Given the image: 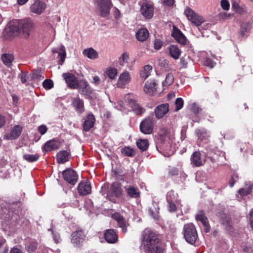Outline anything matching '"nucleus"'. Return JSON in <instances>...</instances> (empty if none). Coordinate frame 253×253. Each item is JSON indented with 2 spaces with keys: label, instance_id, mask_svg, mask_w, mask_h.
<instances>
[{
  "label": "nucleus",
  "instance_id": "1",
  "mask_svg": "<svg viewBox=\"0 0 253 253\" xmlns=\"http://www.w3.org/2000/svg\"><path fill=\"white\" fill-rule=\"evenodd\" d=\"M142 243L146 253H164L160 246L157 234L150 229H145L142 233Z\"/></svg>",
  "mask_w": 253,
  "mask_h": 253
},
{
  "label": "nucleus",
  "instance_id": "2",
  "mask_svg": "<svg viewBox=\"0 0 253 253\" xmlns=\"http://www.w3.org/2000/svg\"><path fill=\"white\" fill-rule=\"evenodd\" d=\"M123 195V190L121 184L117 182L111 184L107 191V199L114 203H119V198Z\"/></svg>",
  "mask_w": 253,
  "mask_h": 253
},
{
  "label": "nucleus",
  "instance_id": "3",
  "mask_svg": "<svg viewBox=\"0 0 253 253\" xmlns=\"http://www.w3.org/2000/svg\"><path fill=\"white\" fill-rule=\"evenodd\" d=\"M183 233L186 241L191 245H193L198 238L197 230L192 223L187 224L184 226Z\"/></svg>",
  "mask_w": 253,
  "mask_h": 253
},
{
  "label": "nucleus",
  "instance_id": "4",
  "mask_svg": "<svg viewBox=\"0 0 253 253\" xmlns=\"http://www.w3.org/2000/svg\"><path fill=\"white\" fill-rule=\"evenodd\" d=\"M184 14L191 23L196 27L199 26L205 21L203 17L195 13L189 7L185 9Z\"/></svg>",
  "mask_w": 253,
  "mask_h": 253
},
{
  "label": "nucleus",
  "instance_id": "5",
  "mask_svg": "<svg viewBox=\"0 0 253 253\" xmlns=\"http://www.w3.org/2000/svg\"><path fill=\"white\" fill-rule=\"evenodd\" d=\"M86 239L85 235L81 230H77L71 235V243L76 248L81 247Z\"/></svg>",
  "mask_w": 253,
  "mask_h": 253
},
{
  "label": "nucleus",
  "instance_id": "6",
  "mask_svg": "<svg viewBox=\"0 0 253 253\" xmlns=\"http://www.w3.org/2000/svg\"><path fill=\"white\" fill-rule=\"evenodd\" d=\"M100 15L106 17L109 14V11L112 6L111 0H97Z\"/></svg>",
  "mask_w": 253,
  "mask_h": 253
},
{
  "label": "nucleus",
  "instance_id": "7",
  "mask_svg": "<svg viewBox=\"0 0 253 253\" xmlns=\"http://www.w3.org/2000/svg\"><path fill=\"white\" fill-rule=\"evenodd\" d=\"M154 119L149 117L144 120L140 125L141 131L146 134H151L153 130Z\"/></svg>",
  "mask_w": 253,
  "mask_h": 253
},
{
  "label": "nucleus",
  "instance_id": "8",
  "mask_svg": "<svg viewBox=\"0 0 253 253\" xmlns=\"http://www.w3.org/2000/svg\"><path fill=\"white\" fill-rule=\"evenodd\" d=\"M21 33L22 32L25 38H27L33 28V23L30 19L19 21Z\"/></svg>",
  "mask_w": 253,
  "mask_h": 253
},
{
  "label": "nucleus",
  "instance_id": "9",
  "mask_svg": "<svg viewBox=\"0 0 253 253\" xmlns=\"http://www.w3.org/2000/svg\"><path fill=\"white\" fill-rule=\"evenodd\" d=\"M65 180L70 184L74 185L78 180V175L76 172L71 169H67L62 172Z\"/></svg>",
  "mask_w": 253,
  "mask_h": 253
},
{
  "label": "nucleus",
  "instance_id": "10",
  "mask_svg": "<svg viewBox=\"0 0 253 253\" xmlns=\"http://www.w3.org/2000/svg\"><path fill=\"white\" fill-rule=\"evenodd\" d=\"M46 7V4L40 0H37L30 6L31 12L37 15L43 12Z\"/></svg>",
  "mask_w": 253,
  "mask_h": 253
},
{
  "label": "nucleus",
  "instance_id": "11",
  "mask_svg": "<svg viewBox=\"0 0 253 253\" xmlns=\"http://www.w3.org/2000/svg\"><path fill=\"white\" fill-rule=\"evenodd\" d=\"M62 76L70 88L75 89L78 87V81L75 75L70 73H64Z\"/></svg>",
  "mask_w": 253,
  "mask_h": 253
},
{
  "label": "nucleus",
  "instance_id": "12",
  "mask_svg": "<svg viewBox=\"0 0 253 253\" xmlns=\"http://www.w3.org/2000/svg\"><path fill=\"white\" fill-rule=\"evenodd\" d=\"M131 79L130 75L128 72H124L119 78L117 84V86L121 88L124 87L131 81Z\"/></svg>",
  "mask_w": 253,
  "mask_h": 253
},
{
  "label": "nucleus",
  "instance_id": "13",
  "mask_svg": "<svg viewBox=\"0 0 253 253\" xmlns=\"http://www.w3.org/2000/svg\"><path fill=\"white\" fill-rule=\"evenodd\" d=\"M141 13L147 18H151L153 15V6L147 2L143 3L141 6Z\"/></svg>",
  "mask_w": 253,
  "mask_h": 253
},
{
  "label": "nucleus",
  "instance_id": "14",
  "mask_svg": "<svg viewBox=\"0 0 253 253\" xmlns=\"http://www.w3.org/2000/svg\"><path fill=\"white\" fill-rule=\"evenodd\" d=\"M169 111V105L168 103L162 104L155 109V116L157 118H162Z\"/></svg>",
  "mask_w": 253,
  "mask_h": 253
},
{
  "label": "nucleus",
  "instance_id": "15",
  "mask_svg": "<svg viewBox=\"0 0 253 253\" xmlns=\"http://www.w3.org/2000/svg\"><path fill=\"white\" fill-rule=\"evenodd\" d=\"M104 237L106 241L110 244H114L118 241V235L113 229L107 230Z\"/></svg>",
  "mask_w": 253,
  "mask_h": 253
},
{
  "label": "nucleus",
  "instance_id": "16",
  "mask_svg": "<svg viewBox=\"0 0 253 253\" xmlns=\"http://www.w3.org/2000/svg\"><path fill=\"white\" fill-rule=\"evenodd\" d=\"M78 190L80 195L89 194L91 191L90 184L87 181H82L78 185Z\"/></svg>",
  "mask_w": 253,
  "mask_h": 253
},
{
  "label": "nucleus",
  "instance_id": "17",
  "mask_svg": "<svg viewBox=\"0 0 253 253\" xmlns=\"http://www.w3.org/2000/svg\"><path fill=\"white\" fill-rule=\"evenodd\" d=\"M112 217L117 221L118 226L122 228L123 232L126 233L127 223L123 216L119 213H115L113 214Z\"/></svg>",
  "mask_w": 253,
  "mask_h": 253
},
{
  "label": "nucleus",
  "instance_id": "18",
  "mask_svg": "<svg viewBox=\"0 0 253 253\" xmlns=\"http://www.w3.org/2000/svg\"><path fill=\"white\" fill-rule=\"evenodd\" d=\"M157 85V84L154 81H148L144 86V91L150 95H153L156 92Z\"/></svg>",
  "mask_w": 253,
  "mask_h": 253
},
{
  "label": "nucleus",
  "instance_id": "19",
  "mask_svg": "<svg viewBox=\"0 0 253 253\" xmlns=\"http://www.w3.org/2000/svg\"><path fill=\"white\" fill-rule=\"evenodd\" d=\"M191 164L195 167H200L205 164V160L201 158V153L196 151L191 157Z\"/></svg>",
  "mask_w": 253,
  "mask_h": 253
},
{
  "label": "nucleus",
  "instance_id": "20",
  "mask_svg": "<svg viewBox=\"0 0 253 253\" xmlns=\"http://www.w3.org/2000/svg\"><path fill=\"white\" fill-rule=\"evenodd\" d=\"M7 30L11 35H13L14 36L20 34L21 29L19 21H16L10 23L7 28Z\"/></svg>",
  "mask_w": 253,
  "mask_h": 253
},
{
  "label": "nucleus",
  "instance_id": "21",
  "mask_svg": "<svg viewBox=\"0 0 253 253\" xmlns=\"http://www.w3.org/2000/svg\"><path fill=\"white\" fill-rule=\"evenodd\" d=\"M172 37L179 43L185 44L186 43V38L182 32L175 27L173 28V32L172 34Z\"/></svg>",
  "mask_w": 253,
  "mask_h": 253
},
{
  "label": "nucleus",
  "instance_id": "22",
  "mask_svg": "<svg viewBox=\"0 0 253 253\" xmlns=\"http://www.w3.org/2000/svg\"><path fill=\"white\" fill-rule=\"evenodd\" d=\"M128 102L132 108L133 111L137 115H141L145 112V109L138 104L135 100L130 98L128 99Z\"/></svg>",
  "mask_w": 253,
  "mask_h": 253
},
{
  "label": "nucleus",
  "instance_id": "23",
  "mask_svg": "<svg viewBox=\"0 0 253 253\" xmlns=\"http://www.w3.org/2000/svg\"><path fill=\"white\" fill-rule=\"evenodd\" d=\"M95 118L93 115L89 114L85 120L83 124V129L85 131H89L94 124Z\"/></svg>",
  "mask_w": 253,
  "mask_h": 253
},
{
  "label": "nucleus",
  "instance_id": "24",
  "mask_svg": "<svg viewBox=\"0 0 253 253\" xmlns=\"http://www.w3.org/2000/svg\"><path fill=\"white\" fill-rule=\"evenodd\" d=\"M69 152L66 150L59 151L56 155V160L59 164H64L69 160Z\"/></svg>",
  "mask_w": 253,
  "mask_h": 253
},
{
  "label": "nucleus",
  "instance_id": "25",
  "mask_svg": "<svg viewBox=\"0 0 253 253\" xmlns=\"http://www.w3.org/2000/svg\"><path fill=\"white\" fill-rule=\"evenodd\" d=\"M22 128L19 125L15 126L11 130L10 133L6 136L8 139H15L17 138L22 132Z\"/></svg>",
  "mask_w": 253,
  "mask_h": 253
},
{
  "label": "nucleus",
  "instance_id": "26",
  "mask_svg": "<svg viewBox=\"0 0 253 253\" xmlns=\"http://www.w3.org/2000/svg\"><path fill=\"white\" fill-rule=\"evenodd\" d=\"M126 194L132 198H138L140 197V192L137 188L129 186L126 188Z\"/></svg>",
  "mask_w": 253,
  "mask_h": 253
},
{
  "label": "nucleus",
  "instance_id": "27",
  "mask_svg": "<svg viewBox=\"0 0 253 253\" xmlns=\"http://www.w3.org/2000/svg\"><path fill=\"white\" fill-rule=\"evenodd\" d=\"M72 105L78 113H82L84 111L83 100L78 97L73 99Z\"/></svg>",
  "mask_w": 253,
  "mask_h": 253
},
{
  "label": "nucleus",
  "instance_id": "28",
  "mask_svg": "<svg viewBox=\"0 0 253 253\" xmlns=\"http://www.w3.org/2000/svg\"><path fill=\"white\" fill-rule=\"evenodd\" d=\"M169 54L171 57L174 59H177L179 58L181 51L177 46L175 45H170L168 47Z\"/></svg>",
  "mask_w": 253,
  "mask_h": 253
},
{
  "label": "nucleus",
  "instance_id": "29",
  "mask_svg": "<svg viewBox=\"0 0 253 253\" xmlns=\"http://www.w3.org/2000/svg\"><path fill=\"white\" fill-rule=\"evenodd\" d=\"M149 34V32L146 29H141L136 33V38L138 41L144 42L148 38Z\"/></svg>",
  "mask_w": 253,
  "mask_h": 253
},
{
  "label": "nucleus",
  "instance_id": "30",
  "mask_svg": "<svg viewBox=\"0 0 253 253\" xmlns=\"http://www.w3.org/2000/svg\"><path fill=\"white\" fill-rule=\"evenodd\" d=\"M1 60L3 64L7 67H11L12 63L14 60L13 55L8 53H4L1 55Z\"/></svg>",
  "mask_w": 253,
  "mask_h": 253
},
{
  "label": "nucleus",
  "instance_id": "31",
  "mask_svg": "<svg viewBox=\"0 0 253 253\" xmlns=\"http://www.w3.org/2000/svg\"><path fill=\"white\" fill-rule=\"evenodd\" d=\"M83 54L90 59H95L98 57L97 52L92 48L85 49L83 51Z\"/></svg>",
  "mask_w": 253,
  "mask_h": 253
},
{
  "label": "nucleus",
  "instance_id": "32",
  "mask_svg": "<svg viewBox=\"0 0 253 253\" xmlns=\"http://www.w3.org/2000/svg\"><path fill=\"white\" fill-rule=\"evenodd\" d=\"M57 148V143L54 140H49L46 142L42 148V151L44 153L50 151Z\"/></svg>",
  "mask_w": 253,
  "mask_h": 253
},
{
  "label": "nucleus",
  "instance_id": "33",
  "mask_svg": "<svg viewBox=\"0 0 253 253\" xmlns=\"http://www.w3.org/2000/svg\"><path fill=\"white\" fill-rule=\"evenodd\" d=\"M152 69V67L150 65L144 66L140 73L141 78L143 80H145L150 76Z\"/></svg>",
  "mask_w": 253,
  "mask_h": 253
},
{
  "label": "nucleus",
  "instance_id": "34",
  "mask_svg": "<svg viewBox=\"0 0 253 253\" xmlns=\"http://www.w3.org/2000/svg\"><path fill=\"white\" fill-rule=\"evenodd\" d=\"M80 89H81V93L84 95H90L92 92L87 83L85 82L83 83V84L81 85Z\"/></svg>",
  "mask_w": 253,
  "mask_h": 253
},
{
  "label": "nucleus",
  "instance_id": "35",
  "mask_svg": "<svg viewBox=\"0 0 253 253\" xmlns=\"http://www.w3.org/2000/svg\"><path fill=\"white\" fill-rule=\"evenodd\" d=\"M137 147L140 150L144 151L147 149L149 147V143L147 139H139L136 143Z\"/></svg>",
  "mask_w": 253,
  "mask_h": 253
},
{
  "label": "nucleus",
  "instance_id": "36",
  "mask_svg": "<svg viewBox=\"0 0 253 253\" xmlns=\"http://www.w3.org/2000/svg\"><path fill=\"white\" fill-rule=\"evenodd\" d=\"M121 152L126 156L133 157L136 155L135 150L129 147H125L122 149Z\"/></svg>",
  "mask_w": 253,
  "mask_h": 253
},
{
  "label": "nucleus",
  "instance_id": "37",
  "mask_svg": "<svg viewBox=\"0 0 253 253\" xmlns=\"http://www.w3.org/2000/svg\"><path fill=\"white\" fill-rule=\"evenodd\" d=\"M23 159L26 161L33 163L37 161L40 155L39 154H25L23 156Z\"/></svg>",
  "mask_w": 253,
  "mask_h": 253
},
{
  "label": "nucleus",
  "instance_id": "38",
  "mask_svg": "<svg viewBox=\"0 0 253 253\" xmlns=\"http://www.w3.org/2000/svg\"><path fill=\"white\" fill-rule=\"evenodd\" d=\"M106 75L111 79H114L118 74L117 70L115 68H109L106 71Z\"/></svg>",
  "mask_w": 253,
  "mask_h": 253
},
{
  "label": "nucleus",
  "instance_id": "39",
  "mask_svg": "<svg viewBox=\"0 0 253 253\" xmlns=\"http://www.w3.org/2000/svg\"><path fill=\"white\" fill-rule=\"evenodd\" d=\"M129 60V54L127 52H124L122 54L119 59V64L121 66H124L128 62Z\"/></svg>",
  "mask_w": 253,
  "mask_h": 253
},
{
  "label": "nucleus",
  "instance_id": "40",
  "mask_svg": "<svg viewBox=\"0 0 253 253\" xmlns=\"http://www.w3.org/2000/svg\"><path fill=\"white\" fill-rule=\"evenodd\" d=\"M174 81V77L172 74H169L165 80V81L163 82V85L164 86H169L172 84Z\"/></svg>",
  "mask_w": 253,
  "mask_h": 253
},
{
  "label": "nucleus",
  "instance_id": "41",
  "mask_svg": "<svg viewBox=\"0 0 253 253\" xmlns=\"http://www.w3.org/2000/svg\"><path fill=\"white\" fill-rule=\"evenodd\" d=\"M38 247V243L36 242H31L29 245L26 247V249L29 253L35 252Z\"/></svg>",
  "mask_w": 253,
  "mask_h": 253
},
{
  "label": "nucleus",
  "instance_id": "42",
  "mask_svg": "<svg viewBox=\"0 0 253 253\" xmlns=\"http://www.w3.org/2000/svg\"><path fill=\"white\" fill-rule=\"evenodd\" d=\"M42 85L45 89H50L53 87V83L51 80L46 79L43 82Z\"/></svg>",
  "mask_w": 253,
  "mask_h": 253
},
{
  "label": "nucleus",
  "instance_id": "43",
  "mask_svg": "<svg viewBox=\"0 0 253 253\" xmlns=\"http://www.w3.org/2000/svg\"><path fill=\"white\" fill-rule=\"evenodd\" d=\"M196 219L198 220L201 221L203 224H206L208 222V219L207 217L202 212H199L196 216Z\"/></svg>",
  "mask_w": 253,
  "mask_h": 253
},
{
  "label": "nucleus",
  "instance_id": "44",
  "mask_svg": "<svg viewBox=\"0 0 253 253\" xmlns=\"http://www.w3.org/2000/svg\"><path fill=\"white\" fill-rule=\"evenodd\" d=\"M252 189V186H250L247 188L246 187L240 189L238 192L241 196H246L251 192Z\"/></svg>",
  "mask_w": 253,
  "mask_h": 253
},
{
  "label": "nucleus",
  "instance_id": "45",
  "mask_svg": "<svg viewBox=\"0 0 253 253\" xmlns=\"http://www.w3.org/2000/svg\"><path fill=\"white\" fill-rule=\"evenodd\" d=\"M175 105L176 106L175 111H178L181 109L183 105V100L181 98H177L175 101Z\"/></svg>",
  "mask_w": 253,
  "mask_h": 253
},
{
  "label": "nucleus",
  "instance_id": "46",
  "mask_svg": "<svg viewBox=\"0 0 253 253\" xmlns=\"http://www.w3.org/2000/svg\"><path fill=\"white\" fill-rule=\"evenodd\" d=\"M53 52L58 53V56L60 58L61 61L63 63L65 60V56H66V53L63 48V47L61 48L60 52H58L56 49H53Z\"/></svg>",
  "mask_w": 253,
  "mask_h": 253
},
{
  "label": "nucleus",
  "instance_id": "47",
  "mask_svg": "<svg viewBox=\"0 0 253 253\" xmlns=\"http://www.w3.org/2000/svg\"><path fill=\"white\" fill-rule=\"evenodd\" d=\"M159 66L164 68H167L169 66V61L164 58H161L158 60Z\"/></svg>",
  "mask_w": 253,
  "mask_h": 253
},
{
  "label": "nucleus",
  "instance_id": "48",
  "mask_svg": "<svg viewBox=\"0 0 253 253\" xmlns=\"http://www.w3.org/2000/svg\"><path fill=\"white\" fill-rule=\"evenodd\" d=\"M42 78L43 79V77H42V72L41 71H35L32 74V78L33 79H39Z\"/></svg>",
  "mask_w": 253,
  "mask_h": 253
},
{
  "label": "nucleus",
  "instance_id": "49",
  "mask_svg": "<svg viewBox=\"0 0 253 253\" xmlns=\"http://www.w3.org/2000/svg\"><path fill=\"white\" fill-rule=\"evenodd\" d=\"M19 78L20 79L21 82L23 84H25L26 83L28 77L26 73L22 72L20 74H19Z\"/></svg>",
  "mask_w": 253,
  "mask_h": 253
},
{
  "label": "nucleus",
  "instance_id": "50",
  "mask_svg": "<svg viewBox=\"0 0 253 253\" xmlns=\"http://www.w3.org/2000/svg\"><path fill=\"white\" fill-rule=\"evenodd\" d=\"M221 5L222 8L225 10L229 9V3L227 0H222L221 1Z\"/></svg>",
  "mask_w": 253,
  "mask_h": 253
},
{
  "label": "nucleus",
  "instance_id": "51",
  "mask_svg": "<svg viewBox=\"0 0 253 253\" xmlns=\"http://www.w3.org/2000/svg\"><path fill=\"white\" fill-rule=\"evenodd\" d=\"M163 42L160 40H156L154 42V48L157 50L160 49L162 45Z\"/></svg>",
  "mask_w": 253,
  "mask_h": 253
},
{
  "label": "nucleus",
  "instance_id": "52",
  "mask_svg": "<svg viewBox=\"0 0 253 253\" xmlns=\"http://www.w3.org/2000/svg\"><path fill=\"white\" fill-rule=\"evenodd\" d=\"M38 130L42 135H43L46 132L47 130V127L45 125H42L39 127Z\"/></svg>",
  "mask_w": 253,
  "mask_h": 253
},
{
  "label": "nucleus",
  "instance_id": "53",
  "mask_svg": "<svg viewBox=\"0 0 253 253\" xmlns=\"http://www.w3.org/2000/svg\"><path fill=\"white\" fill-rule=\"evenodd\" d=\"M215 64L209 58H207L205 62V65L208 67H210L211 68H213Z\"/></svg>",
  "mask_w": 253,
  "mask_h": 253
},
{
  "label": "nucleus",
  "instance_id": "54",
  "mask_svg": "<svg viewBox=\"0 0 253 253\" xmlns=\"http://www.w3.org/2000/svg\"><path fill=\"white\" fill-rule=\"evenodd\" d=\"M169 203V206H168V210L169 211H175L176 210V207L175 205L172 203V202L168 201Z\"/></svg>",
  "mask_w": 253,
  "mask_h": 253
},
{
  "label": "nucleus",
  "instance_id": "55",
  "mask_svg": "<svg viewBox=\"0 0 253 253\" xmlns=\"http://www.w3.org/2000/svg\"><path fill=\"white\" fill-rule=\"evenodd\" d=\"M169 173L171 175H177L179 173V170L177 168H171L169 169Z\"/></svg>",
  "mask_w": 253,
  "mask_h": 253
},
{
  "label": "nucleus",
  "instance_id": "56",
  "mask_svg": "<svg viewBox=\"0 0 253 253\" xmlns=\"http://www.w3.org/2000/svg\"><path fill=\"white\" fill-rule=\"evenodd\" d=\"M6 119L4 116L0 114V128L2 127L6 124Z\"/></svg>",
  "mask_w": 253,
  "mask_h": 253
},
{
  "label": "nucleus",
  "instance_id": "57",
  "mask_svg": "<svg viewBox=\"0 0 253 253\" xmlns=\"http://www.w3.org/2000/svg\"><path fill=\"white\" fill-rule=\"evenodd\" d=\"M250 222L251 227L253 230V209L250 212Z\"/></svg>",
  "mask_w": 253,
  "mask_h": 253
},
{
  "label": "nucleus",
  "instance_id": "58",
  "mask_svg": "<svg viewBox=\"0 0 253 253\" xmlns=\"http://www.w3.org/2000/svg\"><path fill=\"white\" fill-rule=\"evenodd\" d=\"M187 64V61L184 57H182L180 59V64L181 65L183 68H186Z\"/></svg>",
  "mask_w": 253,
  "mask_h": 253
},
{
  "label": "nucleus",
  "instance_id": "59",
  "mask_svg": "<svg viewBox=\"0 0 253 253\" xmlns=\"http://www.w3.org/2000/svg\"><path fill=\"white\" fill-rule=\"evenodd\" d=\"M243 251L245 253H252L253 250L251 248L248 247H245L243 249Z\"/></svg>",
  "mask_w": 253,
  "mask_h": 253
},
{
  "label": "nucleus",
  "instance_id": "60",
  "mask_svg": "<svg viewBox=\"0 0 253 253\" xmlns=\"http://www.w3.org/2000/svg\"><path fill=\"white\" fill-rule=\"evenodd\" d=\"M93 83L97 85L100 83V78L98 76H94L93 77Z\"/></svg>",
  "mask_w": 253,
  "mask_h": 253
},
{
  "label": "nucleus",
  "instance_id": "61",
  "mask_svg": "<svg viewBox=\"0 0 253 253\" xmlns=\"http://www.w3.org/2000/svg\"><path fill=\"white\" fill-rule=\"evenodd\" d=\"M235 180L234 179V177L232 176L229 181V185L231 187H232L234 184L235 183Z\"/></svg>",
  "mask_w": 253,
  "mask_h": 253
},
{
  "label": "nucleus",
  "instance_id": "62",
  "mask_svg": "<svg viewBox=\"0 0 253 253\" xmlns=\"http://www.w3.org/2000/svg\"><path fill=\"white\" fill-rule=\"evenodd\" d=\"M173 0H164V2L165 4L168 6H171L173 4Z\"/></svg>",
  "mask_w": 253,
  "mask_h": 253
},
{
  "label": "nucleus",
  "instance_id": "63",
  "mask_svg": "<svg viewBox=\"0 0 253 253\" xmlns=\"http://www.w3.org/2000/svg\"><path fill=\"white\" fill-rule=\"evenodd\" d=\"M10 253H22L18 248H13L11 250Z\"/></svg>",
  "mask_w": 253,
  "mask_h": 253
},
{
  "label": "nucleus",
  "instance_id": "64",
  "mask_svg": "<svg viewBox=\"0 0 253 253\" xmlns=\"http://www.w3.org/2000/svg\"><path fill=\"white\" fill-rule=\"evenodd\" d=\"M205 226V231L206 233H208L210 231V227L208 225V222L206 223V224H203Z\"/></svg>",
  "mask_w": 253,
  "mask_h": 253
}]
</instances>
